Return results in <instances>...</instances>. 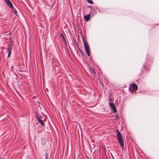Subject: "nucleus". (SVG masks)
<instances>
[{
  "label": "nucleus",
  "mask_w": 159,
  "mask_h": 159,
  "mask_svg": "<svg viewBox=\"0 0 159 159\" xmlns=\"http://www.w3.org/2000/svg\"><path fill=\"white\" fill-rule=\"evenodd\" d=\"M116 131H117L116 137H117V139L118 141V143L120 145V147L124 148V141L122 134H121L118 129H117Z\"/></svg>",
  "instance_id": "obj_1"
},
{
  "label": "nucleus",
  "mask_w": 159,
  "mask_h": 159,
  "mask_svg": "<svg viewBox=\"0 0 159 159\" xmlns=\"http://www.w3.org/2000/svg\"><path fill=\"white\" fill-rule=\"evenodd\" d=\"M13 44L11 43L8 44V47L7 48V51L8 52L7 56L8 57H10V56L11 54V51L12 50V49L13 48Z\"/></svg>",
  "instance_id": "obj_2"
},
{
  "label": "nucleus",
  "mask_w": 159,
  "mask_h": 159,
  "mask_svg": "<svg viewBox=\"0 0 159 159\" xmlns=\"http://www.w3.org/2000/svg\"><path fill=\"white\" fill-rule=\"evenodd\" d=\"M84 46L87 55L89 56L90 54V50L88 44V43L85 44V43H84Z\"/></svg>",
  "instance_id": "obj_3"
},
{
  "label": "nucleus",
  "mask_w": 159,
  "mask_h": 159,
  "mask_svg": "<svg viewBox=\"0 0 159 159\" xmlns=\"http://www.w3.org/2000/svg\"><path fill=\"white\" fill-rule=\"evenodd\" d=\"M109 104L112 109L111 110L113 111L115 113L116 112L117 110L114 103H113L110 102Z\"/></svg>",
  "instance_id": "obj_4"
},
{
  "label": "nucleus",
  "mask_w": 159,
  "mask_h": 159,
  "mask_svg": "<svg viewBox=\"0 0 159 159\" xmlns=\"http://www.w3.org/2000/svg\"><path fill=\"white\" fill-rule=\"evenodd\" d=\"M4 2L10 8H13L12 4L9 0H4Z\"/></svg>",
  "instance_id": "obj_5"
},
{
  "label": "nucleus",
  "mask_w": 159,
  "mask_h": 159,
  "mask_svg": "<svg viewBox=\"0 0 159 159\" xmlns=\"http://www.w3.org/2000/svg\"><path fill=\"white\" fill-rule=\"evenodd\" d=\"M36 118L37 120H38V121H39V122L40 123V124L41 125L44 126V124L43 123V120H42L41 119V117L40 116H37Z\"/></svg>",
  "instance_id": "obj_6"
},
{
  "label": "nucleus",
  "mask_w": 159,
  "mask_h": 159,
  "mask_svg": "<svg viewBox=\"0 0 159 159\" xmlns=\"http://www.w3.org/2000/svg\"><path fill=\"white\" fill-rule=\"evenodd\" d=\"M90 17V16L89 15H87L84 16V18L86 21H88L89 20Z\"/></svg>",
  "instance_id": "obj_7"
},
{
  "label": "nucleus",
  "mask_w": 159,
  "mask_h": 159,
  "mask_svg": "<svg viewBox=\"0 0 159 159\" xmlns=\"http://www.w3.org/2000/svg\"><path fill=\"white\" fill-rule=\"evenodd\" d=\"M132 87L135 90H137L138 89L137 85L135 84H132Z\"/></svg>",
  "instance_id": "obj_8"
},
{
  "label": "nucleus",
  "mask_w": 159,
  "mask_h": 159,
  "mask_svg": "<svg viewBox=\"0 0 159 159\" xmlns=\"http://www.w3.org/2000/svg\"><path fill=\"white\" fill-rule=\"evenodd\" d=\"M89 71L92 74H93V75H94V74L95 73V70H94L93 69H92L91 68L89 70Z\"/></svg>",
  "instance_id": "obj_9"
},
{
  "label": "nucleus",
  "mask_w": 159,
  "mask_h": 159,
  "mask_svg": "<svg viewBox=\"0 0 159 159\" xmlns=\"http://www.w3.org/2000/svg\"><path fill=\"white\" fill-rule=\"evenodd\" d=\"M61 36L62 37V39H63V41H65V42H66V40L65 39V37L64 36V35L62 34H61Z\"/></svg>",
  "instance_id": "obj_10"
},
{
  "label": "nucleus",
  "mask_w": 159,
  "mask_h": 159,
  "mask_svg": "<svg viewBox=\"0 0 159 159\" xmlns=\"http://www.w3.org/2000/svg\"><path fill=\"white\" fill-rule=\"evenodd\" d=\"M87 1L89 3L91 4H92L93 3V2L92 0H87Z\"/></svg>",
  "instance_id": "obj_11"
},
{
  "label": "nucleus",
  "mask_w": 159,
  "mask_h": 159,
  "mask_svg": "<svg viewBox=\"0 0 159 159\" xmlns=\"http://www.w3.org/2000/svg\"><path fill=\"white\" fill-rule=\"evenodd\" d=\"M82 39H83V42H84V43H85V44H86L87 43H86L85 41L84 37V36H82Z\"/></svg>",
  "instance_id": "obj_12"
},
{
  "label": "nucleus",
  "mask_w": 159,
  "mask_h": 159,
  "mask_svg": "<svg viewBox=\"0 0 159 159\" xmlns=\"http://www.w3.org/2000/svg\"><path fill=\"white\" fill-rule=\"evenodd\" d=\"M45 158V159H48L47 154H46V155Z\"/></svg>",
  "instance_id": "obj_13"
},
{
  "label": "nucleus",
  "mask_w": 159,
  "mask_h": 159,
  "mask_svg": "<svg viewBox=\"0 0 159 159\" xmlns=\"http://www.w3.org/2000/svg\"><path fill=\"white\" fill-rule=\"evenodd\" d=\"M116 119L118 120H119V119H118V115L117 114L116 115Z\"/></svg>",
  "instance_id": "obj_14"
},
{
  "label": "nucleus",
  "mask_w": 159,
  "mask_h": 159,
  "mask_svg": "<svg viewBox=\"0 0 159 159\" xmlns=\"http://www.w3.org/2000/svg\"><path fill=\"white\" fill-rule=\"evenodd\" d=\"M15 13L16 14L17 16V14H16V13H17V12H16V10H15Z\"/></svg>",
  "instance_id": "obj_15"
},
{
  "label": "nucleus",
  "mask_w": 159,
  "mask_h": 159,
  "mask_svg": "<svg viewBox=\"0 0 159 159\" xmlns=\"http://www.w3.org/2000/svg\"><path fill=\"white\" fill-rule=\"evenodd\" d=\"M0 159H4V158H1V157H0Z\"/></svg>",
  "instance_id": "obj_16"
},
{
  "label": "nucleus",
  "mask_w": 159,
  "mask_h": 159,
  "mask_svg": "<svg viewBox=\"0 0 159 159\" xmlns=\"http://www.w3.org/2000/svg\"><path fill=\"white\" fill-rule=\"evenodd\" d=\"M129 90H130V88H129Z\"/></svg>",
  "instance_id": "obj_17"
}]
</instances>
